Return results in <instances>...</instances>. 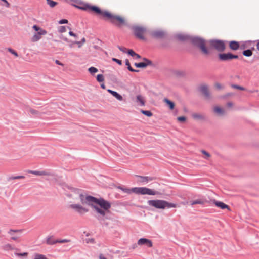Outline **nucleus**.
Returning <instances> with one entry per match:
<instances>
[{"label":"nucleus","instance_id":"7","mask_svg":"<svg viewBox=\"0 0 259 259\" xmlns=\"http://www.w3.org/2000/svg\"><path fill=\"white\" fill-rule=\"evenodd\" d=\"M33 29L36 31L31 38V41L33 42L38 41L42 36L47 34V31L36 25L32 26Z\"/></svg>","mask_w":259,"mask_h":259},{"label":"nucleus","instance_id":"17","mask_svg":"<svg viewBox=\"0 0 259 259\" xmlns=\"http://www.w3.org/2000/svg\"><path fill=\"white\" fill-rule=\"evenodd\" d=\"M136 102L140 106H144L145 105V100L143 96L141 95H138L136 96Z\"/></svg>","mask_w":259,"mask_h":259},{"label":"nucleus","instance_id":"29","mask_svg":"<svg viewBox=\"0 0 259 259\" xmlns=\"http://www.w3.org/2000/svg\"><path fill=\"white\" fill-rule=\"evenodd\" d=\"M3 249L5 250H12L14 249V247L10 244H6L3 246Z\"/></svg>","mask_w":259,"mask_h":259},{"label":"nucleus","instance_id":"44","mask_svg":"<svg viewBox=\"0 0 259 259\" xmlns=\"http://www.w3.org/2000/svg\"><path fill=\"white\" fill-rule=\"evenodd\" d=\"M74 44H77L78 48H80L83 45L80 41H75L74 42Z\"/></svg>","mask_w":259,"mask_h":259},{"label":"nucleus","instance_id":"28","mask_svg":"<svg viewBox=\"0 0 259 259\" xmlns=\"http://www.w3.org/2000/svg\"><path fill=\"white\" fill-rule=\"evenodd\" d=\"M33 259H48L45 255L41 254H35Z\"/></svg>","mask_w":259,"mask_h":259},{"label":"nucleus","instance_id":"4","mask_svg":"<svg viewBox=\"0 0 259 259\" xmlns=\"http://www.w3.org/2000/svg\"><path fill=\"white\" fill-rule=\"evenodd\" d=\"M148 203L150 206L158 209H165L166 208H176L177 205L174 203H169L163 200H149Z\"/></svg>","mask_w":259,"mask_h":259},{"label":"nucleus","instance_id":"51","mask_svg":"<svg viewBox=\"0 0 259 259\" xmlns=\"http://www.w3.org/2000/svg\"><path fill=\"white\" fill-rule=\"evenodd\" d=\"M100 259H107L103 255L101 254L99 256Z\"/></svg>","mask_w":259,"mask_h":259},{"label":"nucleus","instance_id":"12","mask_svg":"<svg viewBox=\"0 0 259 259\" xmlns=\"http://www.w3.org/2000/svg\"><path fill=\"white\" fill-rule=\"evenodd\" d=\"M208 202V201L203 198H198L194 200H192L189 202V204L191 205H194L196 204L204 205Z\"/></svg>","mask_w":259,"mask_h":259},{"label":"nucleus","instance_id":"50","mask_svg":"<svg viewBox=\"0 0 259 259\" xmlns=\"http://www.w3.org/2000/svg\"><path fill=\"white\" fill-rule=\"evenodd\" d=\"M55 63L57 64H58V65H63V64L60 63L59 61L58 60H56L55 61Z\"/></svg>","mask_w":259,"mask_h":259},{"label":"nucleus","instance_id":"25","mask_svg":"<svg viewBox=\"0 0 259 259\" xmlns=\"http://www.w3.org/2000/svg\"><path fill=\"white\" fill-rule=\"evenodd\" d=\"M201 152L204 155L203 158L204 159L208 160L210 158L211 155L206 151L202 150H201Z\"/></svg>","mask_w":259,"mask_h":259},{"label":"nucleus","instance_id":"24","mask_svg":"<svg viewBox=\"0 0 259 259\" xmlns=\"http://www.w3.org/2000/svg\"><path fill=\"white\" fill-rule=\"evenodd\" d=\"M229 47L233 50H237L239 48V44L235 41H231L229 43Z\"/></svg>","mask_w":259,"mask_h":259},{"label":"nucleus","instance_id":"26","mask_svg":"<svg viewBox=\"0 0 259 259\" xmlns=\"http://www.w3.org/2000/svg\"><path fill=\"white\" fill-rule=\"evenodd\" d=\"M125 64L126 66H127V68L130 71H132V72H138V70H135V69H134L131 66V65H130V63L128 61V60L126 59L125 60Z\"/></svg>","mask_w":259,"mask_h":259},{"label":"nucleus","instance_id":"11","mask_svg":"<svg viewBox=\"0 0 259 259\" xmlns=\"http://www.w3.org/2000/svg\"><path fill=\"white\" fill-rule=\"evenodd\" d=\"M137 244L139 245H146L148 247H151L153 245L152 241L146 238H141L140 239L138 242Z\"/></svg>","mask_w":259,"mask_h":259},{"label":"nucleus","instance_id":"35","mask_svg":"<svg viewBox=\"0 0 259 259\" xmlns=\"http://www.w3.org/2000/svg\"><path fill=\"white\" fill-rule=\"evenodd\" d=\"M8 51L10 53H11V54L14 55L16 57H17L18 56V53L15 50H14L13 49L9 48L8 49Z\"/></svg>","mask_w":259,"mask_h":259},{"label":"nucleus","instance_id":"2","mask_svg":"<svg viewBox=\"0 0 259 259\" xmlns=\"http://www.w3.org/2000/svg\"><path fill=\"white\" fill-rule=\"evenodd\" d=\"M192 42L198 47L205 55L209 54V49L207 48V46L209 47V49H214L218 52H223L226 48L224 41L221 40L211 39L206 41L201 38L195 37L193 38Z\"/></svg>","mask_w":259,"mask_h":259},{"label":"nucleus","instance_id":"20","mask_svg":"<svg viewBox=\"0 0 259 259\" xmlns=\"http://www.w3.org/2000/svg\"><path fill=\"white\" fill-rule=\"evenodd\" d=\"M108 92L110 93L112 95H113L114 97H115L117 100L119 101L123 100L122 96L119 94L117 92L110 89L108 90Z\"/></svg>","mask_w":259,"mask_h":259},{"label":"nucleus","instance_id":"42","mask_svg":"<svg viewBox=\"0 0 259 259\" xmlns=\"http://www.w3.org/2000/svg\"><path fill=\"white\" fill-rule=\"evenodd\" d=\"M68 23V21L66 19H62V20H61L59 22V24H65V23Z\"/></svg>","mask_w":259,"mask_h":259},{"label":"nucleus","instance_id":"15","mask_svg":"<svg viewBox=\"0 0 259 259\" xmlns=\"http://www.w3.org/2000/svg\"><path fill=\"white\" fill-rule=\"evenodd\" d=\"M213 202L216 206L221 208L222 209H227L228 210H230L229 206L223 202L217 201L215 200H213Z\"/></svg>","mask_w":259,"mask_h":259},{"label":"nucleus","instance_id":"9","mask_svg":"<svg viewBox=\"0 0 259 259\" xmlns=\"http://www.w3.org/2000/svg\"><path fill=\"white\" fill-rule=\"evenodd\" d=\"M218 57L220 60L222 61H227L233 59H237L238 56L237 55H233L231 53H223L219 54Z\"/></svg>","mask_w":259,"mask_h":259},{"label":"nucleus","instance_id":"22","mask_svg":"<svg viewBox=\"0 0 259 259\" xmlns=\"http://www.w3.org/2000/svg\"><path fill=\"white\" fill-rule=\"evenodd\" d=\"M200 91L207 98L209 96V93L208 88L205 85H202L200 87Z\"/></svg>","mask_w":259,"mask_h":259},{"label":"nucleus","instance_id":"40","mask_svg":"<svg viewBox=\"0 0 259 259\" xmlns=\"http://www.w3.org/2000/svg\"><path fill=\"white\" fill-rule=\"evenodd\" d=\"M59 31L60 32H64L66 31V28L65 26H61L59 28Z\"/></svg>","mask_w":259,"mask_h":259},{"label":"nucleus","instance_id":"23","mask_svg":"<svg viewBox=\"0 0 259 259\" xmlns=\"http://www.w3.org/2000/svg\"><path fill=\"white\" fill-rule=\"evenodd\" d=\"M163 102L166 104V105L169 107L170 110H173L175 107V103L168 100L167 98H164L163 99Z\"/></svg>","mask_w":259,"mask_h":259},{"label":"nucleus","instance_id":"46","mask_svg":"<svg viewBox=\"0 0 259 259\" xmlns=\"http://www.w3.org/2000/svg\"><path fill=\"white\" fill-rule=\"evenodd\" d=\"M69 241L68 240L64 239V240H60V241H57V242H59V243H65V242H68Z\"/></svg>","mask_w":259,"mask_h":259},{"label":"nucleus","instance_id":"32","mask_svg":"<svg viewBox=\"0 0 259 259\" xmlns=\"http://www.w3.org/2000/svg\"><path fill=\"white\" fill-rule=\"evenodd\" d=\"M243 55L246 57H250L252 55V52L250 50H246L243 52Z\"/></svg>","mask_w":259,"mask_h":259},{"label":"nucleus","instance_id":"38","mask_svg":"<svg viewBox=\"0 0 259 259\" xmlns=\"http://www.w3.org/2000/svg\"><path fill=\"white\" fill-rule=\"evenodd\" d=\"M127 53L129 55L133 57H134L135 55H136V53L132 50H129Z\"/></svg>","mask_w":259,"mask_h":259},{"label":"nucleus","instance_id":"37","mask_svg":"<svg viewBox=\"0 0 259 259\" xmlns=\"http://www.w3.org/2000/svg\"><path fill=\"white\" fill-rule=\"evenodd\" d=\"M177 120L179 122H184L186 120V118L184 116H180L177 118Z\"/></svg>","mask_w":259,"mask_h":259},{"label":"nucleus","instance_id":"5","mask_svg":"<svg viewBox=\"0 0 259 259\" xmlns=\"http://www.w3.org/2000/svg\"><path fill=\"white\" fill-rule=\"evenodd\" d=\"M79 9L87 11L89 12H92L101 16L105 19V13H108V11H102L98 7L91 5L89 4H84L80 6L77 7Z\"/></svg>","mask_w":259,"mask_h":259},{"label":"nucleus","instance_id":"3","mask_svg":"<svg viewBox=\"0 0 259 259\" xmlns=\"http://www.w3.org/2000/svg\"><path fill=\"white\" fill-rule=\"evenodd\" d=\"M104 15L105 20L109 21L118 27H121L127 24L126 19L122 16L111 13L109 11L108 13H105Z\"/></svg>","mask_w":259,"mask_h":259},{"label":"nucleus","instance_id":"56","mask_svg":"<svg viewBox=\"0 0 259 259\" xmlns=\"http://www.w3.org/2000/svg\"><path fill=\"white\" fill-rule=\"evenodd\" d=\"M256 47H257V49L259 51V42L257 44Z\"/></svg>","mask_w":259,"mask_h":259},{"label":"nucleus","instance_id":"31","mask_svg":"<svg viewBox=\"0 0 259 259\" xmlns=\"http://www.w3.org/2000/svg\"><path fill=\"white\" fill-rule=\"evenodd\" d=\"M47 4L51 8L54 7L57 4V3L53 1L52 0H46Z\"/></svg>","mask_w":259,"mask_h":259},{"label":"nucleus","instance_id":"21","mask_svg":"<svg viewBox=\"0 0 259 259\" xmlns=\"http://www.w3.org/2000/svg\"><path fill=\"white\" fill-rule=\"evenodd\" d=\"M213 111L218 115H223L225 114L224 109L219 106L214 107Z\"/></svg>","mask_w":259,"mask_h":259},{"label":"nucleus","instance_id":"55","mask_svg":"<svg viewBox=\"0 0 259 259\" xmlns=\"http://www.w3.org/2000/svg\"><path fill=\"white\" fill-rule=\"evenodd\" d=\"M101 86L102 88H103L104 89H105V85L104 84H101Z\"/></svg>","mask_w":259,"mask_h":259},{"label":"nucleus","instance_id":"53","mask_svg":"<svg viewBox=\"0 0 259 259\" xmlns=\"http://www.w3.org/2000/svg\"><path fill=\"white\" fill-rule=\"evenodd\" d=\"M94 239H89V241H87V243H89V242L94 243Z\"/></svg>","mask_w":259,"mask_h":259},{"label":"nucleus","instance_id":"6","mask_svg":"<svg viewBox=\"0 0 259 259\" xmlns=\"http://www.w3.org/2000/svg\"><path fill=\"white\" fill-rule=\"evenodd\" d=\"M129 191L141 195H156L159 194L157 191L146 187H135Z\"/></svg>","mask_w":259,"mask_h":259},{"label":"nucleus","instance_id":"57","mask_svg":"<svg viewBox=\"0 0 259 259\" xmlns=\"http://www.w3.org/2000/svg\"><path fill=\"white\" fill-rule=\"evenodd\" d=\"M217 87H218V88H220V85H217Z\"/></svg>","mask_w":259,"mask_h":259},{"label":"nucleus","instance_id":"30","mask_svg":"<svg viewBox=\"0 0 259 259\" xmlns=\"http://www.w3.org/2000/svg\"><path fill=\"white\" fill-rule=\"evenodd\" d=\"M141 112L144 115L148 116L151 117L152 116V113L150 111L141 110Z\"/></svg>","mask_w":259,"mask_h":259},{"label":"nucleus","instance_id":"14","mask_svg":"<svg viewBox=\"0 0 259 259\" xmlns=\"http://www.w3.org/2000/svg\"><path fill=\"white\" fill-rule=\"evenodd\" d=\"M138 181L142 183H148L154 180V178L150 177L138 176Z\"/></svg>","mask_w":259,"mask_h":259},{"label":"nucleus","instance_id":"13","mask_svg":"<svg viewBox=\"0 0 259 259\" xmlns=\"http://www.w3.org/2000/svg\"><path fill=\"white\" fill-rule=\"evenodd\" d=\"M144 62H140V63H135V66L138 68H145L147 66L150 65L152 64V62L151 61L144 58Z\"/></svg>","mask_w":259,"mask_h":259},{"label":"nucleus","instance_id":"41","mask_svg":"<svg viewBox=\"0 0 259 259\" xmlns=\"http://www.w3.org/2000/svg\"><path fill=\"white\" fill-rule=\"evenodd\" d=\"M234 88L235 89H238V90H244L245 89L242 87H241V86H238V85H234L233 86Z\"/></svg>","mask_w":259,"mask_h":259},{"label":"nucleus","instance_id":"1","mask_svg":"<svg viewBox=\"0 0 259 259\" xmlns=\"http://www.w3.org/2000/svg\"><path fill=\"white\" fill-rule=\"evenodd\" d=\"M70 198L71 203L69 207L80 214H84L89 211L85 205L91 206L102 216L109 212L111 204L103 199H97L91 196L84 195L82 192L77 189H72L68 194Z\"/></svg>","mask_w":259,"mask_h":259},{"label":"nucleus","instance_id":"49","mask_svg":"<svg viewBox=\"0 0 259 259\" xmlns=\"http://www.w3.org/2000/svg\"><path fill=\"white\" fill-rule=\"evenodd\" d=\"M30 112L33 114H36L37 113V111H35V110H33V109H31L30 110Z\"/></svg>","mask_w":259,"mask_h":259},{"label":"nucleus","instance_id":"18","mask_svg":"<svg viewBox=\"0 0 259 259\" xmlns=\"http://www.w3.org/2000/svg\"><path fill=\"white\" fill-rule=\"evenodd\" d=\"M29 173L33 174L36 176H49V173L45 171H38V170H30L29 171Z\"/></svg>","mask_w":259,"mask_h":259},{"label":"nucleus","instance_id":"27","mask_svg":"<svg viewBox=\"0 0 259 259\" xmlns=\"http://www.w3.org/2000/svg\"><path fill=\"white\" fill-rule=\"evenodd\" d=\"M46 242L48 244L52 245L56 243L57 241H55L53 237H50L47 238Z\"/></svg>","mask_w":259,"mask_h":259},{"label":"nucleus","instance_id":"43","mask_svg":"<svg viewBox=\"0 0 259 259\" xmlns=\"http://www.w3.org/2000/svg\"><path fill=\"white\" fill-rule=\"evenodd\" d=\"M118 48L121 51H122L123 52H126V48H125V47H122L118 46Z\"/></svg>","mask_w":259,"mask_h":259},{"label":"nucleus","instance_id":"52","mask_svg":"<svg viewBox=\"0 0 259 259\" xmlns=\"http://www.w3.org/2000/svg\"><path fill=\"white\" fill-rule=\"evenodd\" d=\"M134 57H136L137 59H139V58H141V56L139 54H138L137 53H136V55H135Z\"/></svg>","mask_w":259,"mask_h":259},{"label":"nucleus","instance_id":"8","mask_svg":"<svg viewBox=\"0 0 259 259\" xmlns=\"http://www.w3.org/2000/svg\"><path fill=\"white\" fill-rule=\"evenodd\" d=\"M133 29L136 37L141 39H145L144 35L147 31L146 28L140 26H135L133 27Z\"/></svg>","mask_w":259,"mask_h":259},{"label":"nucleus","instance_id":"54","mask_svg":"<svg viewBox=\"0 0 259 259\" xmlns=\"http://www.w3.org/2000/svg\"><path fill=\"white\" fill-rule=\"evenodd\" d=\"M82 44L85 42V39L84 38H82L81 41Z\"/></svg>","mask_w":259,"mask_h":259},{"label":"nucleus","instance_id":"39","mask_svg":"<svg viewBox=\"0 0 259 259\" xmlns=\"http://www.w3.org/2000/svg\"><path fill=\"white\" fill-rule=\"evenodd\" d=\"M112 60L116 63H117L119 65H121L122 64V61L120 60H118L117 59H116V58H112Z\"/></svg>","mask_w":259,"mask_h":259},{"label":"nucleus","instance_id":"33","mask_svg":"<svg viewBox=\"0 0 259 259\" xmlns=\"http://www.w3.org/2000/svg\"><path fill=\"white\" fill-rule=\"evenodd\" d=\"M88 71L90 73L93 74L97 72L98 71V70L97 68L94 67H91L88 69Z\"/></svg>","mask_w":259,"mask_h":259},{"label":"nucleus","instance_id":"19","mask_svg":"<svg viewBox=\"0 0 259 259\" xmlns=\"http://www.w3.org/2000/svg\"><path fill=\"white\" fill-rule=\"evenodd\" d=\"M192 117L194 119L197 120H203L205 119V115L200 113H193L192 115Z\"/></svg>","mask_w":259,"mask_h":259},{"label":"nucleus","instance_id":"16","mask_svg":"<svg viewBox=\"0 0 259 259\" xmlns=\"http://www.w3.org/2000/svg\"><path fill=\"white\" fill-rule=\"evenodd\" d=\"M21 230H13L11 229L9 231L8 234L12 236L11 239L13 240L17 241L18 239V237L16 236H14L13 235L14 233H21Z\"/></svg>","mask_w":259,"mask_h":259},{"label":"nucleus","instance_id":"48","mask_svg":"<svg viewBox=\"0 0 259 259\" xmlns=\"http://www.w3.org/2000/svg\"><path fill=\"white\" fill-rule=\"evenodd\" d=\"M233 103L232 102H228L227 104V106L229 107H231L233 106Z\"/></svg>","mask_w":259,"mask_h":259},{"label":"nucleus","instance_id":"47","mask_svg":"<svg viewBox=\"0 0 259 259\" xmlns=\"http://www.w3.org/2000/svg\"><path fill=\"white\" fill-rule=\"evenodd\" d=\"M69 34L70 36H74V37H75L76 36V34L75 33H74L72 31H70L69 32Z\"/></svg>","mask_w":259,"mask_h":259},{"label":"nucleus","instance_id":"10","mask_svg":"<svg viewBox=\"0 0 259 259\" xmlns=\"http://www.w3.org/2000/svg\"><path fill=\"white\" fill-rule=\"evenodd\" d=\"M151 36L156 39H161L164 37L165 32L161 30H156L150 32Z\"/></svg>","mask_w":259,"mask_h":259},{"label":"nucleus","instance_id":"34","mask_svg":"<svg viewBox=\"0 0 259 259\" xmlns=\"http://www.w3.org/2000/svg\"><path fill=\"white\" fill-rule=\"evenodd\" d=\"M97 80L98 82H103L104 80V76L102 74H98L97 76Z\"/></svg>","mask_w":259,"mask_h":259},{"label":"nucleus","instance_id":"36","mask_svg":"<svg viewBox=\"0 0 259 259\" xmlns=\"http://www.w3.org/2000/svg\"><path fill=\"white\" fill-rule=\"evenodd\" d=\"M25 177L24 176H17L14 177H11L10 178V180H15V179H24Z\"/></svg>","mask_w":259,"mask_h":259},{"label":"nucleus","instance_id":"45","mask_svg":"<svg viewBox=\"0 0 259 259\" xmlns=\"http://www.w3.org/2000/svg\"><path fill=\"white\" fill-rule=\"evenodd\" d=\"M17 255L19 256H26L27 255V253H18Z\"/></svg>","mask_w":259,"mask_h":259}]
</instances>
